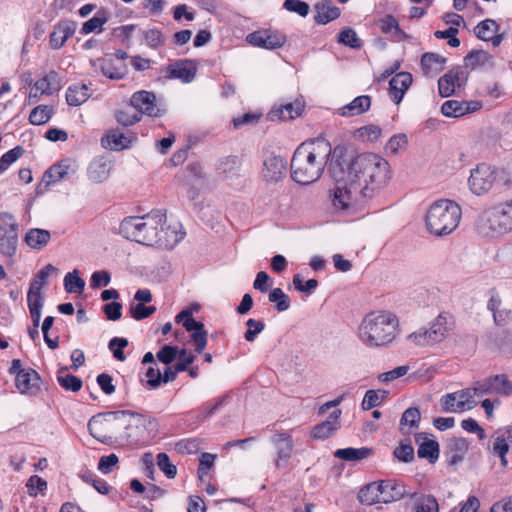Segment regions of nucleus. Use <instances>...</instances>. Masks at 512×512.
<instances>
[{
	"label": "nucleus",
	"mask_w": 512,
	"mask_h": 512,
	"mask_svg": "<svg viewBox=\"0 0 512 512\" xmlns=\"http://www.w3.org/2000/svg\"><path fill=\"white\" fill-rule=\"evenodd\" d=\"M329 173L336 183L332 202L339 210L348 209L358 197H375L391 179L390 165L380 155L363 153L347 159L340 147L334 149Z\"/></svg>",
	"instance_id": "f257e3e1"
},
{
	"label": "nucleus",
	"mask_w": 512,
	"mask_h": 512,
	"mask_svg": "<svg viewBox=\"0 0 512 512\" xmlns=\"http://www.w3.org/2000/svg\"><path fill=\"white\" fill-rule=\"evenodd\" d=\"M119 234L138 244L165 248H173L185 237L182 224L175 218L169 219L161 210L125 217L119 225Z\"/></svg>",
	"instance_id": "f03ea898"
},
{
	"label": "nucleus",
	"mask_w": 512,
	"mask_h": 512,
	"mask_svg": "<svg viewBox=\"0 0 512 512\" xmlns=\"http://www.w3.org/2000/svg\"><path fill=\"white\" fill-rule=\"evenodd\" d=\"M334 150L331 144L318 138L300 144L295 150L291 160V176L293 180L302 185L317 181L324 172Z\"/></svg>",
	"instance_id": "7ed1b4c3"
},
{
	"label": "nucleus",
	"mask_w": 512,
	"mask_h": 512,
	"mask_svg": "<svg viewBox=\"0 0 512 512\" xmlns=\"http://www.w3.org/2000/svg\"><path fill=\"white\" fill-rule=\"evenodd\" d=\"M399 333V318L388 310L369 312L357 327L359 341L368 348L389 346Z\"/></svg>",
	"instance_id": "20e7f679"
},
{
	"label": "nucleus",
	"mask_w": 512,
	"mask_h": 512,
	"mask_svg": "<svg viewBox=\"0 0 512 512\" xmlns=\"http://www.w3.org/2000/svg\"><path fill=\"white\" fill-rule=\"evenodd\" d=\"M477 229L486 237H499L512 232V197L485 209L478 218Z\"/></svg>",
	"instance_id": "39448f33"
},
{
	"label": "nucleus",
	"mask_w": 512,
	"mask_h": 512,
	"mask_svg": "<svg viewBox=\"0 0 512 512\" xmlns=\"http://www.w3.org/2000/svg\"><path fill=\"white\" fill-rule=\"evenodd\" d=\"M461 215V207L454 201H436L426 213V227L435 236L448 235L459 225Z\"/></svg>",
	"instance_id": "423d86ee"
},
{
	"label": "nucleus",
	"mask_w": 512,
	"mask_h": 512,
	"mask_svg": "<svg viewBox=\"0 0 512 512\" xmlns=\"http://www.w3.org/2000/svg\"><path fill=\"white\" fill-rule=\"evenodd\" d=\"M127 410L99 413L88 422L90 434L102 443L115 440L122 444Z\"/></svg>",
	"instance_id": "0eeeda50"
},
{
	"label": "nucleus",
	"mask_w": 512,
	"mask_h": 512,
	"mask_svg": "<svg viewBox=\"0 0 512 512\" xmlns=\"http://www.w3.org/2000/svg\"><path fill=\"white\" fill-rule=\"evenodd\" d=\"M406 485L398 480H381L367 484L358 494L360 503L374 505L389 504L401 500L407 495Z\"/></svg>",
	"instance_id": "6e6552de"
},
{
	"label": "nucleus",
	"mask_w": 512,
	"mask_h": 512,
	"mask_svg": "<svg viewBox=\"0 0 512 512\" xmlns=\"http://www.w3.org/2000/svg\"><path fill=\"white\" fill-rule=\"evenodd\" d=\"M454 328L453 317L446 312L440 313L429 323L407 336V340L418 347H431L443 342Z\"/></svg>",
	"instance_id": "1a4fd4ad"
},
{
	"label": "nucleus",
	"mask_w": 512,
	"mask_h": 512,
	"mask_svg": "<svg viewBox=\"0 0 512 512\" xmlns=\"http://www.w3.org/2000/svg\"><path fill=\"white\" fill-rule=\"evenodd\" d=\"M157 430L155 419L127 410L122 444L138 445L148 442Z\"/></svg>",
	"instance_id": "9d476101"
},
{
	"label": "nucleus",
	"mask_w": 512,
	"mask_h": 512,
	"mask_svg": "<svg viewBox=\"0 0 512 512\" xmlns=\"http://www.w3.org/2000/svg\"><path fill=\"white\" fill-rule=\"evenodd\" d=\"M18 224L15 217L9 213L0 214V253L12 257L17 249Z\"/></svg>",
	"instance_id": "9b49d317"
},
{
	"label": "nucleus",
	"mask_w": 512,
	"mask_h": 512,
	"mask_svg": "<svg viewBox=\"0 0 512 512\" xmlns=\"http://www.w3.org/2000/svg\"><path fill=\"white\" fill-rule=\"evenodd\" d=\"M495 180V168L488 164L481 163L470 171L468 186L473 194L482 196L491 190Z\"/></svg>",
	"instance_id": "f8f14e48"
},
{
	"label": "nucleus",
	"mask_w": 512,
	"mask_h": 512,
	"mask_svg": "<svg viewBox=\"0 0 512 512\" xmlns=\"http://www.w3.org/2000/svg\"><path fill=\"white\" fill-rule=\"evenodd\" d=\"M472 390L476 398L485 395L507 396L512 394V382L504 374L495 375L476 382Z\"/></svg>",
	"instance_id": "ddd939ff"
},
{
	"label": "nucleus",
	"mask_w": 512,
	"mask_h": 512,
	"mask_svg": "<svg viewBox=\"0 0 512 512\" xmlns=\"http://www.w3.org/2000/svg\"><path fill=\"white\" fill-rule=\"evenodd\" d=\"M440 403L445 412L457 413L474 408L477 400L472 388H467L442 396Z\"/></svg>",
	"instance_id": "4468645a"
},
{
	"label": "nucleus",
	"mask_w": 512,
	"mask_h": 512,
	"mask_svg": "<svg viewBox=\"0 0 512 512\" xmlns=\"http://www.w3.org/2000/svg\"><path fill=\"white\" fill-rule=\"evenodd\" d=\"M78 170V164L75 160L66 158L52 165L43 175L40 186L47 189L49 186L69 179Z\"/></svg>",
	"instance_id": "2eb2a0df"
},
{
	"label": "nucleus",
	"mask_w": 512,
	"mask_h": 512,
	"mask_svg": "<svg viewBox=\"0 0 512 512\" xmlns=\"http://www.w3.org/2000/svg\"><path fill=\"white\" fill-rule=\"evenodd\" d=\"M287 174V161L275 154L266 155L261 169V177L266 183H277Z\"/></svg>",
	"instance_id": "dca6fc26"
},
{
	"label": "nucleus",
	"mask_w": 512,
	"mask_h": 512,
	"mask_svg": "<svg viewBox=\"0 0 512 512\" xmlns=\"http://www.w3.org/2000/svg\"><path fill=\"white\" fill-rule=\"evenodd\" d=\"M183 318H185L183 326L188 332H191L196 352L202 353L207 345V332L204 330L203 323L196 321L189 310L180 312L176 316V321L180 322Z\"/></svg>",
	"instance_id": "f3484780"
},
{
	"label": "nucleus",
	"mask_w": 512,
	"mask_h": 512,
	"mask_svg": "<svg viewBox=\"0 0 512 512\" xmlns=\"http://www.w3.org/2000/svg\"><path fill=\"white\" fill-rule=\"evenodd\" d=\"M130 103L137 111L148 116L160 117L165 112V109L157 103L156 96L145 90L135 92Z\"/></svg>",
	"instance_id": "a211bd4d"
},
{
	"label": "nucleus",
	"mask_w": 512,
	"mask_h": 512,
	"mask_svg": "<svg viewBox=\"0 0 512 512\" xmlns=\"http://www.w3.org/2000/svg\"><path fill=\"white\" fill-rule=\"evenodd\" d=\"M467 77L462 67H455L441 76L438 80V90L442 97H449L457 89L465 85Z\"/></svg>",
	"instance_id": "6ab92c4d"
},
{
	"label": "nucleus",
	"mask_w": 512,
	"mask_h": 512,
	"mask_svg": "<svg viewBox=\"0 0 512 512\" xmlns=\"http://www.w3.org/2000/svg\"><path fill=\"white\" fill-rule=\"evenodd\" d=\"M246 40L253 46L273 50L282 47L286 42V37L278 32L261 30L250 33Z\"/></svg>",
	"instance_id": "aec40b11"
},
{
	"label": "nucleus",
	"mask_w": 512,
	"mask_h": 512,
	"mask_svg": "<svg viewBox=\"0 0 512 512\" xmlns=\"http://www.w3.org/2000/svg\"><path fill=\"white\" fill-rule=\"evenodd\" d=\"M482 107L479 101L447 100L441 106V112L446 117L458 118L475 112Z\"/></svg>",
	"instance_id": "412c9836"
},
{
	"label": "nucleus",
	"mask_w": 512,
	"mask_h": 512,
	"mask_svg": "<svg viewBox=\"0 0 512 512\" xmlns=\"http://www.w3.org/2000/svg\"><path fill=\"white\" fill-rule=\"evenodd\" d=\"M493 453L498 455L503 466L507 465L506 455L512 445V427L499 428L493 434Z\"/></svg>",
	"instance_id": "4be33fe9"
},
{
	"label": "nucleus",
	"mask_w": 512,
	"mask_h": 512,
	"mask_svg": "<svg viewBox=\"0 0 512 512\" xmlns=\"http://www.w3.org/2000/svg\"><path fill=\"white\" fill-rule=\"evenodd\" d=\"M415 442L418 445V457L428 459L434 463L439 458V444L427 433H418L415 436Z\"/></svg>",
	"instance_id": "5701e85b"
},
{
	"label": "nucleus",
	"mask_w": 512,
	"mask_h": 512,
	"mask_svg": "<svg viewBox=\"0 0 512 512\" xmlns=\"http://www.w3.org/2000/svg\"><path fill=\"white\" fill-rule=\"evenodd\" d=\"M412 81V75L408 72H400L392 77L389 82V96L395 104H399L402 101Z\"/></svg>",
	"instance_id": "b1692460"
},
{
	"label": "nucleus",
	"mask_w": 512,
	"mask_h": 512,
	"mask_svg": "<svg viewBox=\"0 0 512 512\" xmlns=\"http://www.w3.org/2000/svg\"><path fill=\"white\" fill-rule=\"evenodd\" d=\"M409 498L411 512H439L438 501L432 494L415 492Z\"/></svg>",
	"instance_id": "393cba45"
},
{
	"label": "nucleus",
	"mask_w": 512,
	"mask_h": 512,
	"mask_svg": "<svg viewBox=\"0 0 512 512\" xmlns=\"http://www.w3.org/2000/svg\"><path fill=\"white\" fill-rule=\"evenodd\" d=\"M111 168V161L104 157L95 158L88 167V178L94 183H102L108 179Z\"/></svg>",
	"instance_id": "a878e982"
},
{
	"label": "nucleus",
	"mask_w": 512,
	"mask_h": 512,
	"mask_svg": "<svg viewBox=\"0 0 512 512\" xmlns=\"http://www.w3.org/2000/svg\"><path fill=\"white\" fill-rule=\"evenodd\" d=\"M271 442L276 448L278 459L275 461L277 467L280 466V460H287L293 452V440L288 433H278L271 437Z\"/></svg>",
	"instance_id": "bb28decb"
},
{
	"label": "nucleus",
	"mask_w": 512,
	"mask_h": 512,
	"mask_svg": "<svg viewBox=\"0 0 512 512\" xmlns=\"http://www.w3.org/2000/svg\"><path fill=\"white\" fill-rule=\"evenodd\" d=\"M340 415L341 410H334L326 421L316 425L313 428L311 436L314 439L319 440H324L330 437L338 429V420L340 418Z\"/></svg>",
	"instance_id": "cd10ccee"
},
{
	"label": "nucleus",
	"mask_w": 512,
	"mask_h": 512,
	"mask_svg": "<svg viewBox=\"0 0 512 512\" xmlns=\"http://www.w3.org/2000/svg\"><path fill=\"white\" fill-rule=\"evenodd\" d=\"M446 58L437 53H425L421 58V67L426 76H434L444 69Z\"/></svg>",
	"instance_id": "c85d7f7f"
},
{
	"label": "nucleus",
	"mask_w": 512,
	"mask_h": 512,
	"mask_svg": "<svg viewBox=\"0 0 512 512\" xmlns=\"http://www.w3.org/2000/svg\"><path fill=\"white\" fill-rule=\"evenodd\" d=\"M371 106V98L367 95H361L352 100L349 104L341 107L338 112L341 116L352 117L366 112Z\"/></svg>",
	"instance_id": "c756f323"
},
{
	"label": "nucleus",
	"mask_w": 512,
	"mask_h": 512,
	"mask_svg": "<svg viewBox=\"0 0 512 512\" xmlns=\"http://www.w3.org/2000/svg\"><path fill=\"white\" fill-rule=\"evenodd\" d=\"M75 32V25L71 22L59 23L50 35V45L53 49L61 48L69 37Z\"/></svg>",
	"instance_id": "7c9ffc66"
},
{
	"label": "nucleus",
	"mask_w": 512,
	"mask_h": 512,
	"mask_svg": "<svg viewBox=\"0 0 512 512\" xmlns=\"http://www.w3.org/2000/svg\"><path fill=\"white\" fill-rule=\"evenodd\" d=\"M315 21L320 25H325L340 16V9L333 5L331 1H324L315 6Z\"/></svg>",
	"instance_id": "2f4dec72"
},
{
	"label": "nucleus",
	"mask_w": 512,
	"mask_h": 512,
	"mask_svg": "<svg viewBox=\"0 0 512 512\" xmlns=\"http://www.w3.org/2000/svg\"><path fill=\"white\" fill-rule=\"evenodd\" d=\"M90 97L89 88L85 84H73L66 91V101L70 106H80Z\"/></svg>",
	"instance_id": "473e14b6"
},
{
	"label": "nucleus",
	"mask_w": 512,
	"mask_h": 512,
	"mask_svg": "<svg viewBox=\"0 0 512 512\" xmlns=\"http://www.w3.org/2000/svg\"><path fill=\"white\" fill-rule=\"evenodd\" d=\"M51 234L48 230L33 228L25 235L26 244L32 249L40 250L50 241Z\"/></svg>",
	"instance_id": "72a5a7b5"
},
{
	"label": "nucleus",
	"mask_w": 512,
	"mask_h": 512,
	"mask_svg": "<svg viewBox=\"0 0 512 512\" xmlns=\"http://www.w3.org/2000/svg\"><path fill=\"white\" fill-rule=\"evenodd\" d=\"M421 414L418 408L411 407L404 411L400 419V431L403 434H410L413 429L419 426Z\"/></svg>",
	"instance_id": "f704fd0d"
},
{
	"label": "nucleus",
	"mask_w": 512,
	"mask_h": 512,
	"mask_svg": "<svg viewBox=\"0 0 512 512\" xmlns=\"http://www.w3.org/2000/svg\"><path fill=\"white\" fill-rule=\"evenodd\" d=\"M36 90H40V93L46 95L52 94L54 91H58L61 87L59 75L55 71H50L44 77L38 79L35 82Z\"/></svg>",
	"instance_id": "c9c22d12"
},
{
	"label": "nucleus",
	"mask_w": 512,
	"mask_h": 512,
	"mask_svg": "<svg viewBox=\"0 0 512 512\" xmlns=\"http://www.w3.org/2000/svg\"><path fill=\"white\" fill-rule=\"evenodd\" d=\"M38 380V374L32 369L18 371L16 375V387L20 393H27L37 385Z\"/></svg>",
	"instance_id": "e433bc0d"
},
{
	"label": "nucleus",
	"mask_w": 512,
	"mask_h": 512,
	"mask_svg": "<svg viewBox=\"0 0 512 512\" xmlns=\"http://www.w3.org/2000/svg\"><path fill=\"white\" fill-rule=\"evenodd\" d=\"M99 68L102 74L111 80H121L126 75L124 65L117 66L110 58L99 60Z\"/></svg>",
	"instance_id": "4c0bfd02"
},
{
	"label": "nucleus",
	"mask_w": 512,
	"mask_h": 512,
	"mask_svg": "<svg viewBox=\"0 0 512 512\" xmlns=\"http://www.w3.org/2000/svg\"><path fill=\"white\" fill-rule=\"evenodd\" d=\"M170 74L184 83H189L196 75V67L188 61L177 63L171 67Z\"/></svg>",
	"instance_id": "58836bf2"
},
{
	"label": "nucleus",
	"mask_w": 512,
	"mask_h": 512,
	"mask_svg": "<svg viewBox=\"0 0 512 512\" xmlns=\"http://www.w3.org/2000/svg\"><path fill=\"white\" fill-rule=\"evenodd\" d=\"M372 453V449L367 447L361 448H343L335 451L334 456L336 458L345 460V461H359L369 457Z\"/></svg>",
	"instance_id": "ea45409f"
},
{
	"label": "nucleus",
	"mask_w": 512,
	"mask_h": 512,
	"mask_svg": "<svg viewBox=\"0 0 512 512\" xmlns=\"http://www.w3.org/2000/svg\"><path fill=\"white\" fill-rule=\"evenodd\" d=\"M108 21L107 12L104 10L98 11L91 19L83 23L81 33L84 35L90 33H100L103 30V25Z\"/></svg>",
	"instance_id": "a19ab883"
},
{
	"label": "nucleus",
	"mask_w": 512,
	"mask_h": 512,
	"mask_svg": "<svg viewBox=\"0 0 512 512\" xmlns=\"http://www.w3.org/2000/svg\"><path fill=\"white\" fill-rule=\"evenodd\" d=\"M127 137L120 131H110L104 138H102V146L110 150H121L128 146Z\"/></svg>",
	"instance_id": "79ce46f5"
},
{
	"label": "nucleus",
	"mask_w": 512,
	"mask_h": 512,
	"mask_svg": "<svg viewBox=\"0 0 512 512\" xmlns=\"http://www.w3.org/2000/svg\"><path fill=\"white\" fill-rule=\"evenodd\" d=\"M468 451V443L463 438L453 439L449 444V462L455 465L461 462Z\"/></svg>",
	"instance_id": "37998d69"
},
{
	"label": "nucleus",
	"mask_w": 512,
	"mask_h": 512,
	"mask_svg": "<svg viewBox=\"0 0 512 512\" xmlns=\"http://www.w3.org/2000/svg\"><path fill=\"white\" fill-rule=\"evenodd\" d=\"M466 64L472 68L493 65V57L484 50H473L466 57Z\"/></svg>",
	"instance_id": "c03bdc74"
},
{
	"label": "nucleus",
	"mask_w": 512,
	"mask_h": 512,
	"mask_svg": "<svg viewBox=\"0 0 512 512\" xmlns=\"http://www.w3.org/2000/svg\"><path fill=\"white\" fill-rule=\"evenodd\" d=\"M67 368H61L57 375L59 385L67 391L78 392L82 388V380L66 373Z\"/></svg>",
	"instance_id": "a18cd8bd"
},
{
	"label": "nucleus",
	"mask_w": 512,
	"mask_h": 512,
	"mask_svg": "<svg viewBox=\"0 0 512 512\" xmlns=\"http://www.w3.org/2000/svg\"><path fill=\"white\" fill-rule=\"evenodd\" d=\"M64 288L68 293L80 294L84 291L85 281L79 277V270L74 269L65 275Z\"/></svg>",
	"instance_id": "49530a36"
},
{
	"label": "nucleus",
	"mask_w": 512,
	"mask_h": 512,
	"mask_svg": "<svg viewBox=\"0 0 512 512\" xmlns=\"http://www.w3.org/2000/svg\"><path fill=\"white\" fill-rule=\"evenodd\" d=\"M241 160L237 156H228L224 158L218 165V170L227 178L238 175L241 168Z\"/></svg>",
	"instance_id": "de8ad7c7"
},
{
	"label": "nucleus",
	"mask_w": 512,
	"mask_h": 512,
	"mask_svg": "<svg viewBox=\"0 0 512 512\" xmlns=\"http://www.w3.org/2000/svg\"><path fill=\"white\" fill-rule=\"evenodd\" d=\"M388 396V391L378 389V390H368L364 398L362 400V409L363 410H371L379 406Z\"/></svg>",
	"instance_id": "09e8293b"
},
{
	"label": "nucleus",
	"mask_w": 512,
	"mask_h": 512,
	"mask_svg": "<svg viewBox=\"0 0 512 512\" xmlns=\"http://www.w3.org/2000/svg\"><path fill=\"white\" fill-rule=\"evenodd\" d=\"M268 299L270 302L275 303V308L279 312L286 311L290 307V298L281 288L272 289L269 293Z\"/></svg>",
	"instance_id": "8fccbe9b"
},
{
	"label": "nucleus",
	"mask_w": 512,
	"mask_h": 512,
	"mask_svg": "<svg viewBox=\"0 0 512 512\" xmlns=\"http://www.w3.org/2000/svg\"><path fill=\"white\" fill-rule=\"evenodd\" d=\"M496 31H497V24L495 21L490 20V19L481 21L475 27L476 36L483 41H489V39L492 38L493 34H495Z\"/></svg>",
	"instance_id": "3c124183"
},
{
	"label": "nucleus",
	"mask_w": 512,
	"mask_h": 512,
	"mask_svg": "<svg viewBox=\"0 0 512 512\" xmlns=\"http://www.w3.org/2000/svg\"><path fill=\"white\" fill-rule=\"evenodd\" d=\"M51 114L52 109L49 106L39 105L31 111L29 121L33 125H43L49 121Z\"/></svg>",
	"instance_id": "603ef678"
},
{
	"label": "nucleus",
	"mask_w": 512,
	"mask_h": 512,
	"mask_svg": "<svg viewBox=\"0 0 512 512\" xmlns=\"http://www.w3.org/2000/svg\"><path fill=\"white\" fill-rule=\"evenodd\" d=\"M338 42L353 49H359L362 46L360 38L352 28L343 29L339 33Z\"/></svg>",
	"instance_id": "864d4df0"
},
{
	"label": "nucleus",
	"mask_w": 512,
	"mask_h": 512,
	"mask_svg": "<svg viewBox=\"0 0 512 512\" xmlns=\"http://www.w3.org/2000/svg\"><path fill=\"white\" fill-rule=\"evenodd\" d=\"M24 153V149L21 146H16L9 150L0 158V174L4 173L10 165L16 162Z\"/></svg>",
	"instance_id": "5fc2aeb1"
},
{
	"label": "nucleus",
	"mask_w": 512,
	"mask_h": 512,
	"mask_svg": "<svg viewBox=\"0 0 512 512\" xmlns=\"http://www.w3.org/2000/svg\"><path fill=\"white\" fill-rule=\"evenodd\" d=\"M247 330L244 333V338L248 342H253L264 328L265 324L262 320L248 319L246 322Z\"/></svg>",
	"instance_id": "6e6d98bb"
},
{
	"label": "nucleus",
	"mask_w": 512,
	"mask_h": 512,
	"mask_svg": "<svg viewBox=\"0 0 512 512\" xmlns=\"http://www.w3.org/2000/svg\"><path fill=\"white\" fill-rule=\"evenodd\" d=\"M358 137L364 141L373 142L380 138L382 130L377 125H367L357 130Z\"/></svg>",
	"instance_id": "4d7b16f0"
},
{
	"label": "nucleus",
	"mask_w": 512,
	"mask_h": 512,
	"mask_svg": "<svg viewBox=\"0 0 512 512\" xmlns=\"http://www.w3.org/2000/svg\"><path fill=\"white\" fill-rule=\"evenodd\" d=\"M303 108L304 106L299 102L283 105L279 109V118L282 120L293 119L302 113Z\"/></svg>",
	"instance_id": "13d9d810"
},
{
	"label": "nucleus",
	"mask_w": 512,
	"mask_h": 512,
	"mask_svg": "<svg viewBox=\"0 0 512 512\" xmlns=\"http://www.w3.org/2000/svg\"><path fill=\"white\" fill-rule=\"evenodd\" d=\"M157 465L168 478L172 479L176 476L177 468L170 462V459L166 453H159L157 455Z\"/></svg>",
	"instance_id": "bf43d9fd"
},
{
	"label": "nucleus",
	"mask_w": 512,
	"mask_h": 512,
	"mask_svg": "<svg viewBox=\"0 0 512 512\" xmlns=\"http://www.w3.org/2000/svg\"><path fill=\"white\" fill-rule=\"evenodd\" d=\"M130 314L135 320H143L156 311L155 306H145L143 303L131 304Z\"/></svg>",
	"instance_id": "052dcab7"
},
{
	"label": "nucleus",
	"mask_w": 512,
	"mask_h": 512,
	"mask_svg": "<svg viewBox=\"0 0 512 512\" xmlns=\"http://www.w3.org/2000/svg\"><path fill=\"white\" fill-rule=\"evenodd\" d=\"M407 137L405 134H397L392 136L386 144V151L391 154H397L400 150L407 146Z\"/></svg>",
	"instance_id": "680f3d73"
},
{
	"label": "nucleus",
	"mask_w": 512,
	"mask_h": 512,
	"mask_svg": "<svg viewBox=\"0 0 512 512\" xmlns=\"http://www.w3.org/2000/svg\"><path fill=\"white\" fill-rule=\"evenodd\" d=\"M293 285L296 290L310 294L318 287V281L316 279H309L305 283L299 274L294 275Z\"/></svg>",
	"instance_id": "e2e57ef3"
},
{
	"label": "nucleus",
	"mask_w": 512,
	"mask_h": 512,
	"mask_svg": "<svg viewBox=\"0 0 512 512\" xmlns=\"http://www.w3.org/2000/svg\"><path fill=\"white\" fill-rule=\"evenodd\" d=\"M283 8L289 12H295L302 17H306L309 13V5L300 0H285Z\"/></svg>",
	"instance_id": "0e129e2a"
},
{
	"label": "nucleus",
	"mask_w": 512,
	"mask_h": 512,
	"mask_svg": "<svg viewBox=\"0 0 512 512\" xmlns=\"http://www.w3.org/2000/svg\"><path fill=\"white\" fill-rule=\"evenodd\" d=\"M128 345V340L125 338L115 337L109 342V349L112 351L113 356L119 361H125L126 357L123 353V348Z\"/></svg>",
	"instance_id": "69168bd1"
},
{
	"label": "nucleus",
	"mask_w": 512,
	"mask_h": 512,
	"mask_svg": "<svg viewBox=\"0 0 512 512\" xmlns=\"http://www.w3.org/2000/svg\"><path fill=\"white\" fill-rule=\"evenodd\" d=\"M381 30L384 33H391L395 35H403V31L399 28L398 21L392 15H387L381 20Z\"/></svg>",
	"instance_id": "338daca9"
},
{
	"label": "nucleus",
	"mask_w": 512,
	"mask_h": 512,
	"mask_svg": "<svg viewBox=\"0 0 512 512\" xmlns=\"http://www.w3.org/2000/svg\"><path fill=\"white\" fill-rule=\"evenodd\" d=\"M493 320L496 326L503 327L512 322V310L502 307L493 312Z\"/></svg>",
	"instance_id": "774afa93"
}]
</instances>
